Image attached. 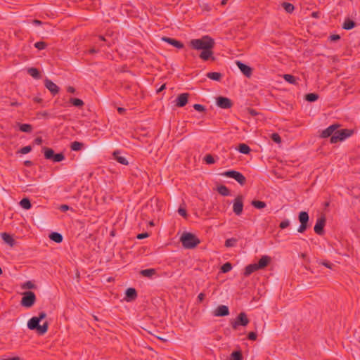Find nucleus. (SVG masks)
<instances>
[{
  "instance_id": "obj_64",
  "label": "nucleus",
  "mask_w": 360,
  "mask_h": 360,
  "mask_svg": "<svg viewBox=\"0 0 360 360\" xmlns=\"http://www.w3.org/2000/svg\"><path fill=\"white\" fill-rule=\"evenodd\" d=\"M165 89V84H162L158 90L157 92L159 93Z\"/></svg>"
},
{
  "instance_id": "obj_22",
  "label": "nucleus",
  "mask_w": 360,
  "mask_h": 360,
  "mask_svg": "<svg viewBox=\"0 0 360 360\" xmlns=\"http://www.w3.org/2000/svg\"><path fill=\"white\" fill-rule=\"evenodd\" d=\"M157 271L155 269H147L140 271V274L143 277L151 278L156 274Z\"/></svg>"
},
{
  "instance_id": "obj_41",
  "label": "nucleus",
  "mask_w": 360,
  "mask_h": 360,
  "mask_svg": "<svg viewBox=\"0 0 360 360\" xmlns=\"http://www.w3.org/2000/svg\"><path fill=\"white\" fill-rule=\"evenodd\" d=\"M232 269V265L231 263L229 262H226L225 264H224L221 267V271L222 273H227L229 271H230Z\"/></svg>"
},
{
  "instance_id": "obj_17",
  "label": "nucleus",
  "mask_w": 360,
  "mask_h": 360,
  "mask_svg": "<svg viewBox=\"0 0 360 360\" xmlns=\"http://www.w3.org/2000/svg\"><path fill=\"white\" fill-rule=\"evenodd\" d=\"M162 40L165 42H167L168 44L172 45L173 46H174L179 49H183L184 46V44L182 42H181L180 41L176 40L173 38L164 37L162 38Z\"/></svg>"
},
{
  "instance_id": "obj_33",
  "label": "nucleus",
  "mask_w": 360,
  "mask_h": 360,
  "mask_svg": "<svg viewBox=\"0 0 360 360\" xmlns=\"http://www.w3.org/2000/svg\"><path fill=\"white\" fill-rule=\"evenodd\" d=\"M238 150L243 154H248L250 152V148L247 144L240 143L238 146Z\"/></svg>"
},
{
  "instance_id": "obj_2",
  "label": "nucleus",
  "mask_w": 360,
  "mask_h": 360,
  "mask_svg": "<svg viewBox=\"0 0 360 360\" xmlns=\"http://www.w3.org/2000/svg\"><path fill=\"white\" fill-rule=\"evenodd\" d=\"M46 316L44 311L39 314L38 316H34L28 321L27 327L30 330H37L39 335H44L48 330L49 323L44 322L42 325H39V322Z\"/></svg>"
},
{
  "instance_id": "obj_39",
  "label": "nucleus",
  "mask_w": 360,
  "mask_h": 360,
  "mask_svg": "<svg viewBox=\"0 0 360 360\" xmlns=\"http://www.w3.org/2000/svg\"><path fill=\"white\" fill-rule=\"evenodd\" d=\"M83 146L82 143L78 142V141H74L71 143V150L74 151H78L82 149V147Z\"/></svg>"
},
{
  "instance_id": "obj_38",
  "label": "nucleus",
  "mask_w": 360,
  "mask_h": 360,
  "mask_svg": "<svg viewBox=\"0 0 360 360\" xmlns=\"http://www.w3.org/2000/svg\"><path fill=\"white\" fill-rule=\"evenodd\" d=\"M243 355L240 351H235L231 354V360H242Z\"/></svg>"
},
{
  "instance_id": "obj_36",
  "label": "nucleus",
  "mask_w": 360,
  "mask_h": 360,
  "mask_svg": "<svg viewBox=\"0 0 360 360\" xmlns=\"http://www.w3.org/2000/svg\"><path fill=\"white\" fill-rule=\"evenodd\" d=\"M283 79L288 83L290 84H296L297 82V79L295 78V77H294L293 75H289V74H285L283 75Z\"/></svg>"
},
{
  "instance_id": "obj_35",
  "label": "nucleus",
  "mask_w": 360,
  "mask_h": 360,
  "mask_svg": "<svg viewBox=\"0 0 360 360\" xmlns=\"http://www.w3.org/2000/svg\"><path fill=\"white\" fill-rule=\"evenodd\" d=\"M19 129L21 131L23 132H31L32 130V127L29 124H20L19 125Z\"/></svg>"
},
{
  "instance_id": "obj_25",
  "label": "nucleus",
  "mask_w": 360,
  "mask_h": 360,
  "mask_svg": "<svg viewBox=\"0 0 360 360\" xmlns=\"http://www.w3.org/2000/svg\"><path fill=\"white\" fill-rule=\"evenodd\" d=\"M44 157L47 160H53L55 154L54 150L52 148L44 147L43 148Z\"/></svg>"
},
{
  "instance_id": "obj_57",
  "label": "nucleus",
  "mask_w": 360,
  "mask_h": 360,
  "mask_svg": "<svg viewBox=\"0 0 360 360\" xmlns=\"http://www.w3.org/2000/svg\"><path fill=\"white\" fill-rule=\"evenodd\" d=\"M322 264L327 268L332 269L333 264L328 262H322Z\"/></svg>"
},
{
  "instance_id": "obj_12",
  "label": "nucleus",
  "mask_w": 360,
  "mask_h": 360,
  "mask_svg": "<svg viewBox=\"0 0 360 360\" xmlns=\"http://www.w3.org/2000/svg\"><path fill=\"white\" fill-rule=\"evenodd\" d=\"M217 105L221 108L229 109L231 108L232 102L226 97L219 96L217 98Z\"/></svg>"
},
{
  "instance_id": "obj_63",
  "label": "nucleus",
  "mask_w": 360,
  "mask_h": 360,
  "mask_svg": "<svg viewBox=\"0 0 360 360\" xmlns=\"http://www.w3.org/2000/svg\"><path fill=\"white\" fill-rule=\"evenodd\" d=\"M117 111L120 114H122L125 112V109L124 108L119 107L117 108Z\"/></svg>"
},
{
  "instance_id": "obj_43",
  "label": "nucleus",
  "mask_w": 360,
  "mask_h": 360,
  "mask_svg": "<svg viewBox=\"0 0 360 360\" xmlns=\"http://www.w3.org/2000/svg\"><path fill=\"white\" fill-rule=\"evenodd\" d=\"M47 44L44 41H37L34 44V47L39 50H44Z\"/></svg>"
},
{
  "instance_id": "obj_10",
  "label": "nucleus",
  "mask_w": 360,
  "mask_h": 360,
  "mask_svg": "<svg viewBox=\"0 0 360 360\" xmlns=\"http://www.w3.org/2000/svg\"><path fill=\"white\" fill-rule=\"evenodd\" d=\"M326 217L324 215L319 217L316 222V224L314 227V232L319 235L322 236L324 233L323 228L326 225Z\"/></svg>"
},
{
  "instance_id": "obj_27",
  "label": "nucleus",
  "mask_w": 360,
  "mask_h": 360,
  "mask_svg": "<svg viewBox=\"0 0 360 360\" xmlns=\"http://www.w3.org/2000/svg\"><path fill=\"white\" fill-rule=\"evenodd\" d=\"M206 76L209 79L214 80V81H220L222 77V75L221 73L216 72H208V73H207Z\"/></svg>"
},
{
  "instance_id": "obj_40",
  "label": "nucleus",
  "mask_w": 360,
  "mask_h": 360,
  "mask_svg": "<svg viewBox=\"0 0 360 360\" xmlns=\"http://www.w3.org/2000/svg\"><path fill=\"white\" fill-rule=\"evenodd\" d=\"M237 240L234 238H229L225 241V246L226 248H231L236 245Z\"/></svg>"
},
{
  "instance_id": "obj_9",
  "label": "nucleus",
  "mask_w": 360,
  "mask_h": 360,
  "mask_svg": "<svg viewBox=\"0 0 360 360\" xmlns=\"http://www.w3.org/2000/svg\"><path fill=\"white\" fill-rule=\"evenodd\" d=\"M243 210V196L238 195L233 200V211L239 216L241 214Z\"/></svg>"
},
{
  "instance_id": "obj_21",
  "label": "nucleus",
  "mask_w": 360,
  "mask_h": 360,
  "mask_svg": "<svg viewBox=\"0 0 360 360\" xmlns=\"http://www.w3.org/2000/svg\"><path fill=\"white\" fill-rule=\"evenodd\" d=\"M1 238L3 240L9 245L11 247H13L15 244V240L13 238V237L7 233H1Z\"/></svg>"
},
{
  "instance_id": "obj_34",
  "label": "nucleus",
  "mask_w": 360,
  "mask_h": 360,
  "mask_svg": "<svg viewBox=\"0 0 360 360\" xmlns=\"http://www.w3.org/2000/svg\"><path fill=\"white\" fill-rule=\"evenodd\" d=\"M282 6L283 8L285 9V11L288 13H292V11H294L295 9V7L294 6L290 4V3H288V2H284L282 4Z\"/></svg>"
},
{
  "instance_id": "obj_51",
  "label": "nucleus",
  "mask_w": 360,
  "mask_h": 360,
  "mask_svg": "<svg viewBox=\"0 0 360 360\" xmlns=\"http://www.w3.org/2000/svg\"><path fill=\"white\" fill-rule=\"evenodd\" d=\"M148 236H149V235L148 233H142L138 234L137 238L138 239H143V238H148Z\"/></svg>"
},
{
  "instance_id": "obj_20",
  "label": "nucleus",
  "mask_w": 360,
  "mask_h": 360,
  "mask_svg": "<svg viewBox=\"0 0 360 360\" xmlns=\"http://www.w3.org/2000/svg\"><path fill=\"white\" fill-rule=\"evenodd\" d=\"M120 154L119 150L114 151L112 153L114 159L123 165H127L129 164L127 160L124 157L121 156Z\"/></svg>"
},
{
  "instance_id": "obj_5",
  "label": "nucleus",
  "mask_w": 360,
  "mask_h": 360,
  "mask_svg": "<svg viewBox=\"0 0 360 360\" xmlns=\"http://www.w3.org/2000/svg\"><path fill=\"white\" fill-rule=\"evenodd\" d=\"M221 175L224 176L232 178L235 179L238 184L241 186H243L246 183V179L245 176L240 172L235 170H229L226 171L221 173Z\"/></svg>"
},
{
  "instance_id": "obj_50",
  "label": "nucleus",
  "mask_w": 360,
  "mask_h": 360,
  "mask_svg": "<svg viewBox=\"0 0 360 360\" xmlns=\"http://www.w3.org/2000/svg\"><path fill=\"white\" fill-rule=\"evenodd\" d=\"M257 335L255 332H250L248 334V339L250 340H256Z\"/></svg>"
},
{
  "instance_id": "obj_56",
  "label": "nucleus",
  "mask_w": 360,
  "mask_h": 360,
  "mask_svg": "<svg viewBox=\"0 0 360 360\" xmlns=\"http://www.w3.org/2000/svg\"><path fill=\"white\" fill-rule=\"evenodd\" d=\"M248 111L252 116H255L257 115V112H256V110L252 108H248Z\"/></svg>"
},
{
  "instance_id": "obj_47",
  "label": "nucleus",
  "mask_w": 360,
  "mask_h": 360,
  "mask_svg": "<svg viewBox=\"0 0 360 360\" xmlns=\"http://www.w3.org/2000/svg\"><path fill=\"white\" fill-rule=\"evenodd\" d=\"M31 150H32V147L30 146H27L22 148L19 152L22 154H27V153H30L31 151Z\"/></svg>"
},
{
  "instance_id": "obj_13",
  "label": "nucleus",
  "mask_w": 360,
  "mask_h": 360,
  "mask_svg": "<svg viewBox=\"0 0 360 360\" xmlns=\"http://www.w3.org/2000/svg\"><path fill=\"white\" fill-rule=\"evenodd\" d=\"M44 86L53 96L56 95L59 92V87L49 79L44 80Z\"/></svg>"
},
{
  "instance_id": "obj_52",
  "label": "nucleus",
  "mask_w": 360,
  "mask_h": 360,
  "mask_svg": "<svg viewBox=\"0 0 360 360\" xmlns=\"http://www.w3.org/2000/svg\"><path fill=\"white\" fill-rule=\"evenodd\" d=\"M153 202H155V204L157 205H158V200H150V201L149 202H148L146 205V209L148 208L149 207H153Z\"/></svg>"
},
{
  "instance_id": "obj_29",
  "label": "nucleus",
  "mask_w": 360,
  "mask_h": 360,
  "mask_svg": "<svg viewBox=\"0 0 360 360\" xmlns=\"http://www.w3.org/2000/svg\"><path fill=\"white\" fill-rule=\"evenodd\" d=\"M28 74L34 79L40 78V73L39 70L35 68H30L27 70Z\"/></svg>"
},
{
  "instance_id": "obj_15",
  "label": "nucleus",
  "mask_w": 360,
  "mask_h": 360,
  "mask_svg": "<svg viewBox=\"0 0 360 360\" xmlns=\"http://www.w3.org/2000/svg\"><path fill=\"white\" fill-rule=\"evenodd\" d=\"M339 127L340 125L337 124L329 126L328 128L322 131L321 136L322 138H328L329 136L331 137Z\"/></svg>"
},
{
  "instance_id": "obj_53",
  "label": "nucleus",
  "mask_w": 360,
  "mask_h": 360,
  "mask_svg": "<svg viewBox=\"0 0 360 360\" xmlns=\"http://www.w3.org/2000/svg\"><path fill=\"white\" fill-rule=\"evenodd\" d=\"M24 287L29 289H32L34 288V285L31 281H27L25 283Z\"/></svg>"
},
{
  "instance_id": "obj_14",
  "label": "nucleus",
  "mask_w": 360,
  "mask_h": 360,
  "mask_svg": "<svg viewBox=\"0 0 360 360\" xmlns=\"http://www.w3.org/2000/svg\"><path fill=\"white\" fill-rule=\"evenodd\" d=\"M238 68L243 72V74L247 77H250L252 73V70L248 65L243 63L241 61L237 60L236 62Z\"/></svg>"
},
{
  "instance_id": "obj_11",
  "label": "nucleus",
  "mask_w": 360,
  "mask_h": 360,
  "mask_svg": "<svg viewBox=\"0 0 360 360\" xmlns=\"http://www.w3.org/2000/svg\"><path fill=\"white\" fill-rule=\"evenodd\" d=\"M188 97L189 94L188 93L179 94L174 101L175 106L179 108L185 106L188 103Z\"/></svg>"
},
{
  "instance_id": "obj_42",
  "label": "nucleus",
  "mask_w": 360,
  "mask_h": 360,
  "mask_svg": "<svg viewBox=\"0 0 360 360\" xmlns=\"http://www.w3.org/2000/svg\"><path fill=\"white\" fill-rule=\"evenodd\" d=\"M65 159V155L63 153L54 154L53 161L55 162H59Z\"/></svg>"
},
{
  "instance_id": "obj_3",
  "label": "nucleus",
  "mask_w": 360,
  "mask_h": 360,
  "mask_svg": "<svg viewBox=\"0 0 360 360\" xmlns=\"http://www.w3.org/2000/svg\"><path fill=\"white\" fill-rule=\"evenodd\" d=\"M180 241L186 249H193L200 244V239L194 234L184 232L180 237Z\"/></svg>"
},
{
  "instance_id": "obj_6",
  "label": "nucleus",
  "mask_w": 360,
  "mask_h": 360,
  "mask_svg": "<svg viewBox=\"0 0 360 360\" xmlns=\"http://www.w3.org/2000/svg\"><path fill=\"white\" fill-rule=\"evenodd\" d=\"M298 220L300 223V225L299 226V227L297 229V231L299 233H302L309 227L308 223H309V217L308 213L305 211L300 212L298 215Z\"/></svg>"
},
{
  "instance_id": "obj_16",
  "label": "nucleus",
  "mask_w": 360,
  "mask_h": 360,
  "mask_svg": "<svg viewBox=\"0 0 360 360\" xmlns=\"http://www.w3.org/2000/svg\"><path fill=\"white\" fill-rule=\"evenodd\" d=\"M214 316H225L229 314V307L226 305H219L214 311Z\"/></svg>"
},
{
  "instance_id": "obj_1",
  "label": "nucleus",
  "mask_w": 360,
  "mask_h": 360,
  "mask_svg": "<svg viewBox=\"0 0 360 360\" xmlns=\"http://www.w3.org/2000/svg\"><path fill=\"white\" fill-rule=\"evenodd\" d=\"M214 40L208 35H205L200 39H193L190 41V46L193 49L202 51L199 57L202 60L207 61L210 59L214 60L213 56V48L214 47Z\"/></svg>"
},
{
  "instance_id": "obj_62",
  "label": "nucleus",
  "mask_w": 360,
  "mask_h": 360,
  "mask_svg": "<svg viewBox=\"0 0 360 360\" xmlns=\"http://www.w3.org/2000/svg\"><path fill=\"white\" fill-rule=\"evenodd\" d=\"M32 23L35 25H41L42 22L39 20H33Z\"/></svg>"
},
{
  "instance_id": "obj_30",
  "label": "nucleus",
  "mask_w": 360,
  "mask_h": 360,
  "mask_svg": "<svg viewBox=\"0 0 360 360\" xmlns=\"http://www.w3.org/2000/svg\"><path fill=\"white\" fill-rule=\"evenodd\" d=\"M70 103L76 107L81 108L84 105V102L82 99L77 98H71L70 99Z\"/></svg>"
},
{
  "instance_id": "obj_44",
  "label": "nucleus",
  "mask_w": 360,
  "mask_h": 360,
  "mask_svg": "<svg viewBox=\"0 0 360 360\" xmlns=\"http://www.w3.org/2000/svg\"><path fill=\"white\" fill-rule=\"evenodd\" d=\"M204 160L207 164L211 165L215 162L214 158L210 154L206 155L204 158Z\"/></svg>"
},
{
  "instance_id": "obj_28",
  "label": "nucleus",
  "mask_w": 360,
  "mask_h": 360,
  "mask_svg": "<svg viewBox=\"0 0 360 360\" xmlns=\"http://www.w3.org/2000/svg\"><path fill=\"white\" fill-rule=\"evenodd\" d=\"M217 191L219 194H221L223 196H228L230 194L229 189L224 185H221L217 187Z\"/></svg>"
},
{
  "instance_id": "obj_46",
  "label": "nucleus",
  "mask_w": 360,
  "mask_h": 360,
  "mask_svg": "<svg viewBox=\"0 0 360 360\" xmlns=\"http://www.w3.org/2000/svg\"><path fill=\"white\" fill-rule=\"evenodd\" d=\"M193 108L198 112H205V106L201 104H194Z\"/></svg>"
},
{
  "instance_id": "obj_24",
  "label": "nucleus",
  "mask_w": 360,
  "mask_h": 360,
  "mask_svg": "<svg viewBox=\"0 0 360 360\" xmlns=\"http://www.w3.org/2000/svg\"><path fill=\"white\" fill-rule=\"evenodd\" d=\"M49 238L57 243H61L63 239V236L58 232H52L49 235Z\"/></svg>"
},
{
  "instance_id": "obj_48",
  "label": "nucleus",
  "mask_w": 360,
  "mask_h": 360,
  "mask_svg": "<svg viewBox=\"0 0 360 360\" xmlns=\"http://www.w3.org/2000/svg\"><path fill=\"white\" fill-rule=\"evenodd\" d=\"M290 225V221L288 219H285V220H283L282 221L280 224H279V227L282 229H284L285 228H287L288 226H289Z\"/></svg>"
},
{
  "instance_id": "obj_8",
  "label": "nucleus",
  "mask_w": 360,
  "mask_h": 360,
  "mask_svg": "<svg viewBox=\"0 0 360 360\" xmlns=\"http://www.w3.org/2000/svg\"><path fill=\"white\" fill-rule=\"evenodd\" d=\"M249 319L244 312H240L236 320L231 322L233 329L236 330L239 326H246L249 323Z\"/></svg>"
},
{
  "instance_id": "obj_61",
  "label": "nucleus",
  "mask_w": 360,
  "mask_h": 360,
  "mask_svg": "<svg viewBox=\"0 0 360 360\" xmlns=\"http://www.w3.org/2000/svg\"><path fill=\"white\" fill-rule=\"evenodd\" d=\"M2 360H20V358L18 356H14L12 358L2 359Z\"/></svg>"
},
{
  "instance_id": "obj_37",
  "label": "nucleus",
  "mask_w": 360,
  "mask_h": 360,
  "mask_svg": "<svg viewBox=\"0 0 360 360\" xmlns=\"http://www.w3.org/2000/svg\"><path fill=\"white\" fill-rule=\"evenodd\" d=\"M319 95L314 93L307 94L305 96V99L309 102H314L318 100Z\"/></svg>"
},
{
  "instance_id": "obj_23",
  "label": "nucleus",
  "mask_w": 360,
  "mask_h": 360,
  "mask_svg": "<svg viewBox=\"0 0 360 360\" xmlns=\"http://www.w3.org/2000/svg\"><path fill=\"white\" fill-rule=\"evenodd\" d=\"M257 270H258V268L256 266V264H249L245 268L244 275L245 276H249Z\"/></svg>"
},
{
  "instance_id": "obj_19",
  "label": "nucleus",
  "mask_w": 360,
  "mask_h": 360,
  "mask_svg": "<svg viewBox=\"0 0 360 360\" xmlns=\"http://www.w3.org/2000/svg\"><path fill=\"white\" fill-rule=\"evenodd\" d=\"M126 298L127 302L133 301L137 297L136 290L133 288H129L126 290Z\"/></svg>"
},
{
  "instance_id": "obj_32",
  "label": "nucleus",
  "mask_w": 360,
  "mask_h": 360,
  "mask_svg": "<svg viewBox=\"0 0 360 360\" xmlns=\"http://www.w3.org/2000/svg\"><path fill=\"white\" fill-rule=\"evenodd\" d=\"M251 205L257 209H263L266 206L264 202L256 200H252Z\"/></svg>"
},
{
  "instance_id": "obj_45",
  "label": "nucleus",
  "mask_w": 360,
  "mask_h": 360,
  "mask_svg": "<svg viewBox=\"0 0 360 360\" xmlns=\"http://www.w3.org/2000/svg\"><path fill=\"white\" fill-rule=\"evenodd\" d=\"M271 139L277 143H281V136H279L278 134L277 133H273L271 135Z\"/></svg>"
},
{
  "instance_id": "obj_54",
  "label": "nucleus",
  "mask_w": 360,
  "mask_h": 360,
  "mask_svg": "<svg viewBox=\"0 0 360 360\" xmlns=\"http://www.w3.org/2000/svg\"><path fill=\"white\" fill-rule=\"evenodd\" d=\"M340 38V37L338 34H333V35L330 36V39L331 41H337V40H339Z\"/></svg>"
},
{
  "instance_id": "obj_60",
  "label": "nucleus",
  "mask_w": 360,
  "mask_h": 360,
  "mask_svg": "<svg viewBox=\"0 0 360 360\" xmlns=\"http://www.w3.org/2000/svg\"><path fill=\"white\" fill-rule=\"evenodd\" d=\"M60 210H63V211L68 210H69V206L67 205H63L60 207Z\"/></svg>"
},
{
  "instance_id": "obj_26",
  "label": "nucleus",
  "mask_w": 360,
  "mask_h": 360,
  "mask_svg": "<svg viewBox=\"0 0 360 360\" xmlns=\"http://www.w3.org/2000/svg\"><path fill=\"white\" fill-rule=\"evenodd\" d=\"M355 22L349 18L345 19L342 24V28L347 30L353 29L355 27Z\"/></svg>"
},
{
  "instance_id": "obj_55",
  "label": "nucleus",
  "mask_w": 360,
  "mask_h": 360,
  "mask_svg": "<svg viewBox=\"0 0 360 360\" xmlns=\"http://www.w3.org/2000/svg\"><path fill=\"white\" fill-rule=\"evenodd\" d=\"M205 297V295L203 292H200L198 296V300L200 302H202L204 298Z\"/></svg>"
},
{
  "instance_id": "obj_58",
  "label": "nucleus",
  "mask_w": 360,
  "mask_h": 360,
  "mask_svg": "<svg viewBox=\"0 0 360 360\" xmlns=\"http://www.w3.org/2000/svg\"><path fill=\"white\" fill-rule=\"evenodd\" d=\"M67 91L71 94H74L75 92V89L73 86H68L67 88Z\"/></svg>"
},
{
  "instance_id": "obj_31",
  "label": "nucleus",
  "mask_w": 360,
  "mask_h": 360,
  "mask_svg": "<svg viewBox=\"0 0 360 360\" xmlns=\"http://www.w3.org/2000/svg\"><path fill=\"white\" fill-rule=\"evenodd\" d=\"M20 205L25 209V210H29L32 207V205H31V202H30V200L28 199V198H23L20 201Z\"/></svg>"
},
{
  "instance_id": "obj_7",
  "label": "nucleus",
  "mask_w": 360,
  "mask_h": 360,
  "mask_svg": "<svg viewBox=\"0 0 360 360\" xmlns=\"http://www.w3.org/2000/svg\"><path fill=\"white\" fill-rule=\"evenodd\" d=\"M36 301V296L32 291L24 292L21 300V304L25 307H31Z\"/></svg>"
},
{
  "instance_id": "obj_49",
  "label": "nucleus",
  "mask_w": 360,
  "mask_h": 360,
  "mask_svg": "<svg viewBox=\"0 0 360 360\" xmlns=\"http://www.w3.org/2000/svg\"><path fill=\"white\" fill-rule=\"evenodd\" d=\"M178 213L182 216L184 218H186L187 217V212H186V210L184 207H180L179 209H178Z\"/></svg>"
},
{
  "instance_id": "obj_59",
  "label": "nucleus",
  "mask_w": 360,
  "mask_h": 360,
  "mask_svg": "<svg viewBox=\"0 0 360 360\" xmlns=\"http://www.w3.org/2000/svg\"><path fill=\"white\" fill-rule=\"evenodd\" d=\"M34 142L37 145H40L42 143V139L41 137H37L34 139Z\"/></svg>"
},
{
  "instance_id": "obj_18",
  "label": "nucleus",
  "mask_w": 360,
  "mask_h": 360,
  "mask_svg": "<svg viewBox=\"0 0 360 360\" xmlns=\"http://www.w3.org/2000/svg\"><path fill=\"white\" fill-rule=\"evenodd\" d=\"M271 262V257L267 255L262 256L257 264H256V266H257L258 269H264Z\"/></svg>"
},
{
  "instance_id": "obj_4",
  "label": "nucleus",
  "mask_w": 360,
  "mask_h": 360,
  "mask_svg": "<svg viewBox=\"0 0 360 360\" xmlns=\"http://www.w3.org/2000/svg\"><path fill=\"white\" fill-rule=\"evenodd\" d=\"M352 133V130L350 129L335 130V132L330 137V143H336L339 141H342L349 137Z\"/></svg>"
}]
</instances>
